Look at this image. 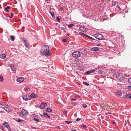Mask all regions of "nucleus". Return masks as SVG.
Segmentation results:
<instances>
[{"label":"nucleus","instance_id":"obj_1","mask_svg":"<svg viewBox=\"0 0 131 131\" xmlns=\"http://www.w3.org/2000/svg\"><path fill=\"white\" fill-rule=\"evenodd\" d=\"M40 53L42 55H45L48 57L51 54V50L48 46H44L42 47L40 51Z\"/></svg>","mask_w":131,"mask_h":131},{"label":"nucleus","instance_id":"obj_2","mask_svg":"<svg viewBox=\"0 0 131 131\" xmlns=\"http://www.w3.org/2000/svg\"><path fill=\"white\" fill-rule=\"evenodd\" d=\"M19 114L21 116H28V113L27 112L26 110L23 109L22 110L21 112H19Z\"/></svg>","mask_w":131,"mask_h":131},{"label":"nucleus","instance_id":"obj_3","mask_svg":"<svg viewBox=\"0 0 131 131\" xmlns=\"http://www.w3.org/2000/svg\"><path fill=\"white\" fill-rule=\"evenodd\" d=\"M22 41L25 45V46L28 48H30V45H29L28 41L25 38L22 39Z\"/></svg>","mask_w":131,"mask_h":131},{"label":"nucleus","instance_id":"obj_4","mask_svg":"<svg viewBox=\"0 0 131 131\" xmlns=\"http://www.w3.org/2000/svg\"><path fill=\"white\" fill-rule=\"evenodd\" d=\"M115 77H116V79L118 80H122L123 79V77L121 73H117L114 75Z\"/></svg>","mask_w":131,"mask_h":131},{"label":"nucleus","instance_id":"obj_5","mask_svg":"<svg viewBox=\"0 0 131 131\" xmlns=\"http://www.w3.org/2000/svg\"><path fill=\"white\" fill-rule=\"evenodd\" d=\"M72 56L74 57H80L81 56L80 52L78 51H74L73 52Z\"/></svg>","mask_w":131,"mask_h":131},{"label":"nucleus","instance_id":"obj_6","mask_svg":"<svg viewBox=\"0 0 131 131\" xmlns=\"http://www.w3.org/2000/svg\"><path fill=\"white\" fill-rule=\"evenodd\" d=\"M95 37L99 40H102L104 39V37L102 35L100 34H96Z\"/></svg>","mask_w":131,"mask_h":131},{"label":"nucleus","instance_id":"obj_7","mask_svg":"<svg viewBox=\"0 0 131 131\" xmlns=\"http://www.w3.org/2000/svg\"><path fill=\"white\" fill-rule=\"evenodd\" d=\"M8 66L10 67L12 70L13 72H15L16 71V69L14 67V65L12 64H10L8 65Z\"/></svg>","mask_w":131,"mask_h":131},{"label":"nucleus","instance_id":"obj_8","mask_svg":"<svg viewBox=\"0 0 131 131\" xmlns=\"http://www.w3.org/2000/svg\"><path fill=\"white\" fill-rule=\"evenodd\" d=\"M122 94V92L121 90H118L116 91L115 92V95L118 96H121Z\"/></svg>","mask_w":131,"mask_h":131},{"label":"nucleus","instance_id":"obj_9","mask_svg":"<svg viewBox=\"0 0 131 131\" xmlns=\"http://www.w3.org/2000/svg\"><path fill=\"white\" fill-rule=\"evenodd\" d=\"M22 98L26 100H30L29 96L27 95H23L22 96Z\"/></svg>","mask_w":131,"mask_h":131},{"label":"nucleus","instance_id":"obj_10","mask_svg":"<svg viewBox=\"0 0 131 131\" xmlns=\"http://www.w3.org/2000/svg\"><path fill=\"white\" fill-rule=\"evenodd\" d=\"M47 105V104L46 103H42L40 105V108L42 109H44L45 108V106Z\"/></svg>","mask_w":131,"mask_h":131},{"label":"nucleus","instance_id":"obj_11","mask_svg":"<svg viewBox=\"0 0 131 131\" xmlns=\"http://www.w3.org/2000/svg\"><path fill=\"white\" fill-rule=\"evenodd\" d=\"M90 50L93 51H97L99 50V48L98 47H93L90 49Z\"/></svg>","mask_w":131,"mask_h":131},{"label":"nucleus","instance_id":"obj_12","mask_svg":"<svg viewBox=\"0 0 131 131\" xmlns=\"http://www.w3.org/2000/svg\"><path fill=\"white\" fill-rule=\"evenodd\" d=\"M95 70H92L90 71H88L86 72L85 73L86 74L89 75L91 73H93L95 72Z\"/></svg>","mask_w":131,"mask_h":131},{"label":"nucleus","instance_id":"obj_13","mask_svg":"<svg viewBox=\"0 0 131 131\" xmlns=\"http://www.w3.org/2000/svg\"><path fill=\"white\" fill-rule=\"evenodd\" d=\"M24 79V78L23 77H19L17 79V81L19 83H21L23 82Z\"/></svg>","mask_w":131,"mask_h":131},{"label":"nucleus","instance_id":"obj_14","mask_svg":"<svg viewBox=\"0 0 131 131\" xmlns=\"http://www.w3.org/2000/svg\"><path fill=\"white\" fill-rule=\"evenodd\" d=\"M30 96L31 98H35L37 97V95L35 93H32L31 94Z\"/></svg>","mask_w":131,"mask_h":131},{"label":"nucleus","instance_id":"obj_15","mask_svg":"<svg viewBox=\"0 0 131 131\" xmlns=\"http://www.w3.org/2000/svg\"><path fill=\"white\" fill-rule=\"evenodd\" d=\"M80 30L82 32H85L86 31V29L85 28L83 27H81L80 28Z\"/></svg>","mask_w":131,"mask_h":131},{"label":"nucleus","instance_id":"obj_16","mask_svg":"<svg viewBox=\"0 0 131 131\" xmlns=\"http://www.w3.org/2000/svg\"><path fill=\"white\" fill-rule=\"evenodd\" d=\"M43 115L44 116L47 118H49L50 117V116L47 113H43Z\"/></svg>","mask_w":131,"mask_h":131},{"label":"nucleus","instance_id":"obj_17","mask_svg":"<svg viewBox=\"0 0 131 131\" xmlns=\"http://www.w3.org/2000/svg\"><path fill=\"white\" fill-rule=\"evenodd\" d=\"M3 125L5 126L7 128H8L9 127V125H8L7 123L5 122H4L3 124Z\"/></svg>","mask_w":131,"mask_h":131},{"label":"nucleus","instance_id":"obj_18","mask_svg":"<svg viewBox=\"0 0 131 131\" xmlns=\"http://www.w3.org/2000/svg\"><path fill=\"white\" fill-rule=\"evenodd\" d=\"M0 105L3 106H5L6 107L9 106L8 104L6 103L5 102H2L1 103Z\"/></svg>","mask_w":131,"mask_h":131},{"label":"nucleus","instance_id":"obj_19","mask_svg":"<svg viewBox=\"0 0 131 131\" xmlns=\"http://www.w3.org/2000/svg\"><path fill=\"white\" fill-rule=\"evenodd\" d=\"M6 57V55L4 54H2L0 55V57L3 59H4Z\"/></svg>","mask_w":131,"mask_h":131},{"label":"nucleus","instance_id":"obj_20","mask_svg":"<svg viewBox=\"0 0 131 131\" xmlns=\"http://www.w3.org/2000/svg\"><path fill=\"white\" fill-rule=\"evenodd\" d=\"M46 111L48 112H51L52 111V110L50 108H48L46 109Z\"/></svg>","mask_w":131,"mask_h":131},{"label":"nucleus","instance_id":"obj_21","mask_svg":"<svg viewBox=\"0 0 131 131\" xmlns=\"http://www.w3.org/2000/svg\"><path fill=\"white\" fill-rule=\"evenodd\" d=\"M10 7L9 6H8L5 9V11L7 12H8V9H9L10 8Z\"/></svg>","mask_w":131,"mask_h":131},{"label":"nucleus","instance_id":"obj_22","mask_svg":"<svg viewBox=\"0 0 131 131\" xmlns=\"http://www.w3.org/2000/svg\"><path fill=\"white\" fill-rule=\"evenodd\" d=\"M8 107H6V108H5V110L7 112H9L10 111V110L8 109V108H7L8 107Z\"/></svg>","mask_w":131,"mask_h":131},{"label":"nucleus","instance_id":"obj_23","mask_svg":"<svg viewBox=\"0 0 131 131\" xmlns=\"http://www.w3.org/2000/svg\"><path fill=\"white\" fill-rule=\"evenodd\" d=\"M103 72L104 71L103 70H100L98 71V73L99 74H101L103 73Z\"/></svg>","mask_w":131,"mask_h":131},{"label":"nucleus","instance_id":"obj_24","mask_svg":"<svg viewBox=\"0 0 131 131\" xmlns=\"http://www.w3.org/2000/svg\"><path fill=\"white\" fill-rule=\"evenodd\" d=\"M126 96L127 98L131 99V94H128L126 95Z\"/></svg>","mask_w":131,"mask_h":131},{"label":"nucleus","instance_id":"obj_25","mask_svg":"<svg viewBox=\"0 0 131 131\" xmlns=\"http://www.w3.org/2000/svg\"><path fill=\"white\" fill-rule=\"evenodd\" d=\"M3 80V76L1 75H0V82H2Z\"/></svg>","mask_w":131,"mask_h":131},{"label":"nucleus","instance_id":"obj_26","mask_svg":"<svg viewBox=\"0 0 131 131\" xmlns=\"http://www.w3.org/2000/svg\"><path fill=\"white\" fill-rule=\"evenodd\" d=\"M10 38L11 40L12 41H13L14 40V38L13 36H10Z\"/></svg>","mask_w":131,"mask_h":131},{"label":"nucleus","instance_id":"obj_27","mask_svg":"<svg viewBox=\"0 0 131 131\" xmlns=\"http://www.w3.org/2000/svg\"><path fill=\"white\" fill-rule=\"evenodd\" d=\"M86 36L88 38L90 39L93 40H95L93 38L90 37V36H88L87 35H86Z\"/></svg>","mask_w":131,"mask_h":131},{"label":"nucleus","instance_id":"obj_28","mask_svg":"<svg viewBox=\"0 0 131 131\" xmlns=\"http://www.w3.org/2000/svg\"><path fill=\"white\" fill-rule=\"evenodd\" d=\"M51 14V15L52 16V17H53L54 16V13L53 12H51V11L49 12Z\"/></svg>","mask_w":131,"mask_h":131},{"label":"nucleus","instance_id":"obj_29","mask_svg":"<svg viewBox=\"0 0 131 131\" xmlns=\"http://www.w3.org/2000/svg\"><path fill=\"white\" fill-rule=\"evenodd\" d=\"M83 83L84 84L86 85V86H89V84L85 82H83Z\"/></svg>","mask_w":131,"mask_h":131},{"label":"nucleus","instance_id":"obj_30","mask_svg":"<svg viewBox=\"0 0 131 131\" xmlns=\"http://www.w3.org/2000/svg\"><path fill=\"white\" fill-rule=\"evenodd\" d=\"M13 16V14L12 13H11V15L9 17L10 18H12Z\"/></svg>","mask_w":131,"mask_h":131},{"label":"nucleus","instance_id":"obj_31","mask_svg":"<svg viewBox=\"0 0 131 131\" xmlns=\"http://www.w3.org/2000/svg\"><path fill=\"white\" fill-rule=\"evenodd\" d=\"M33 119L36 122H39V121L38 119H36V118H34Z\"/></svg>","mask_w":131,"mask_h":131},{"label":"nucleus","instance_id":"obj_32","mask_svg":"<svg viewBox=\"0 0 131 131\" xmlns=\"http://www.w3.org/2000/svg\"><path fill=\"white\" fill-rule=\"evenodd\" d=\"M87 106V105L84 104H82V107L84 108H85Z\"/></svg>","mask_w":131,"mask_h":131},{"label":"nucleus","instance_id":"obj_33","mask_svg":"<svg viewBox=\"0 0 131 131\" xmlns=\"http://www.w3.org/2000/svg\"><path fill=\"white\" fill-rule=\"evenodd\" d=\"M60 18L59 17H56V20L57 21H60Z\"/></svg>","mask_w":131,"mask_h":131},{"label":"nucleus","instance_id":"obj_34","mask_svg":"<svg viewBox=\"0 0 131 131\" xmlns=\"http://www.w3.org/2000/svg\"><path fill=\"white\" fill-rule=\"evenodd\" d=\"M73 25L72 24H70V25H68V27H72Z\"/></svg>","mask_w":131,"mask_h":131},{"label":"nucleus","instance_id":"obj_35","mask_svg":"<svg viewBox=\"0 0 131 131\" xmlns=\"http://www.w3.org/2000/svg\"><path fill=\"white\" fill-rule=\"evenodd\" d=\"M65 122L68 124H69L71 123L72 122L71 121H65Z\"/></svg>","mask_w":131,"mask_h":131},{"label":"nucleus","instance_id":"obj_36","mask_svg":"<svg viewBox=\"0 0 131 131\" xmlns=\"http://www.w3.org/2000/svg\"><path fill=\"white\" fill-rule=\"evenodd\" d=\"M128 82L129 83H131V78H129L128 79Z\"/></svg>","mask_w":131,"mask_h":131},{"label":"nucleus","instance_id":"obj_37","mask_svg":"<svg viewBox=\"0 0 131 131\" xmlns=\"http://www.w3.org/2000/svg\"><path fill=\"white\" fill-rule=\"evenodd\" d=\"M16 121L18 122H20L21 120L20 119H16Z\"/></svg>","mask_w":131,"mask_h":131},{"label":"nucleus","instance_id":"obj_38","mask_svg":"<svg viewBox=\"0 0 131 131\" xmlns=\"http://www.w3.org/2000/svg\"><path fill=\"white\" fill-rule=\"evenodd\" d=\"M81 126L82 127H84V128H85L86 127V126L85 125H84V124L82 125H81Z\"/></svg>","mask_w":131,"mask_h":131},{"label":"nucleus","instance_id":"obj_39","mask_svg":"<svg viewBox=\"0 0 131 131\" xmlns=\"http://www.w3.org/2000/svg\"><path fill=\"white\" fill-rule=\"evenodd\" d=\"M79 33L80 35H83L84 36H86V35L85 34L83 33L82 32H80Z\"/></svg>","mask_w":131,"mask_h":131},{"label":"nucleus","instance_id":"obj_40","mask_svg":"<svg viewBox=\"0 0 131 131\" xmlns=\"http://www.w3.org/2000/svg\"><path fill=\"white\" fill-rule=\"evenodd\" d=\"M81 119L80 118H78L76 120V121L78 122V121L79 120H81Z\"/></svg>","mask_w":131,"mask_h":131},{"label":"nucleus","instance_id":"obj_41","mask_svg":"<svg viewBox=\"0 0 131 131\" xmlns=\"http://www.w3.org/2000/svg\"><path fill=\"white\" fill-rule=\"evenodd\" d=\"M67 111H63V113L65 114H67Z\"/></svg>","mask_w":131,"mask_h":131},{"label":"nucleus","instance_id":"obj_42","mask_svg":"<svg viewBox=\"0 0 131 131\" xmlns=\"http://www.w3.org/2000/svg\"><path fill=\"white\" fill-rule=\"evenodd\" d=\"M62 41L64 42H65L66 41V39H63L62 40Z\"/></svg>","mask_w":131,"mask_h":131},{"label":"nucleus","instance_id":"obj_43","mask_svg":"<svg viewBox=\"0 0 131 131\" xmlns=\"http://www.w3.org/2000/svg\"><path fill=\"white\" fill-rule=\"evenodd\" d=\"M28 89V88H25L24 89V90L25 91H26Z\"/></svg>","mask_w":131,"mask_h":131},{"label":"nucleus","instance_id":"obj_44","mask_svg":"<svg viewBox=\"0 0 131 131\" xmlns=\"http://www.w3.org/2000/svg\"><path fill=\"white\" fill-rule=\"evenodd\" d=\"M8 131H11V129L9 127L8 128Z\"/></svg>","mask_w":131,"mask_h":131},{"label":"nucleus","instance_id":"obj_45","mask_svg":"<svg viewBox=\"0 0 131 131\" xmlns=\"http://www.w3.org/2000/svg\"><path fill=\"white\" fill-rule=\"evenodd\" d=\"M72 100L73 101H76V100L75 99H72Z\"/></svg>","mask_w":131,"mask_h":131},{"label":"nucleus","instance_id":"obj_46","mask_svg":"<svg viewBox=\"0 0 131 131\" xmlns=\"http://www.w3.org/2000/svg\"><path fill=\"white\" fill-rule=\"evenodd\" d=\"M60 8L62 10H63V7H61Z\"/></svg>","mask_w":131,"mask_h":131},{"label":"nucleus","instance_id":"obj_47","mask_svg":"<svg viewBox=\"0 0 131 131\" xmlns=\"http://www.w3.org/2000/svg\"><path fill=\"white\" fill-rule=\"evenodd\" d=\"M40 114V115L41 116H44V115H43V114Z\"/></svg>","mask_w":131,"mask_h":131},{"label":"nucleus","instance_id":"obj_48","mask_svg":"<svg viewBox=\"0 0 131 131\" xmlns=\"http://www.w3.org/2000/svg\"><path fill=\"white\" fill-rule=\"evenodd\" d=\"M72 131H76V130L75 129L72 130Z\"/></svg>","mask_w":131,"mask_h":131},{"label":"nucleus","instance_id":"obj_49","mask_svg":"<svg viewBox=\"0 0 131 131\" xmlns=\"http://www.w3.org/2000/svg\"><path fill=\"white\" fill-rule=\"evenodd\" d=\"M2 112H3V111H0V113H2Z\"/></svg>","mask_w":131,"mask_h":131},{"label":"nucleus","instance_id":"obj_50","mask_svg":"<svg viewBox=\"0 0 131 131\" xmlns=\"http://www.w3.org/2000/svg\"><path fill=\"white\" fill-rule=\"evenodd\" d=\"M3 109H4L5 110V107H4L3 108Z\"/></svg>","mask_w":131,"mask_h":131},{"label":"nucleus","instance_id":"obj_51","mask_svg":"<svg viewBox=\"0 0 131 131\" xmlns=\"http://www.w3.org/2000/svg\"><path fill=\"white\" fill-rule=\"evenodd\" d=\"M97 46H100V45L99 44H98V45H97Z\"/></svg>","mask_w":131,"mask_h":131},{"label":"nucleus","instance_id":"obj_52","mask_svg":"<svg viewBox=\"0 0 131 131\" xmlns=\"http://www.w3.org/2000/svg\"><path fill=\"white\" fill-rule=\"evenodd\" d=\"M48 1V0H46V1Z\"/></svg>","mask_w":131,"mask_h":131},{"label":"nucleus","instance_id":"obj_53","mask_svg":"<svg viewBox=\"0 0 131 131\" xmlns=\"http://www.w3.org/2000/svg\"><path fill=\"white\" fill-rule=\"evenodd\" d=\"M78 97H80V96H78Z\"/></svg>","mask_w":131,"mask_h":131}]
</instances>
